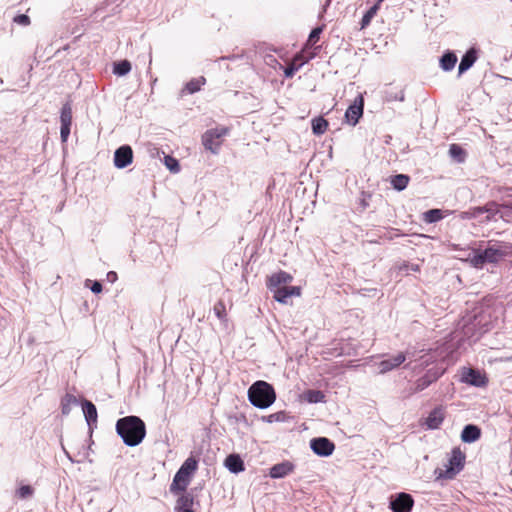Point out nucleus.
<instances>
[{
    "mask_svg": "<svg viewBox=\"0 0 512 512\" xmlns=\"http://www.w3.org/2000/svg\"><path fill=\"white\" fill-rule=\"evenodd\" d=\"M481 436V429L474 425V424H468L464 426L462 433H461V440L464 443H473L477 441Z\"/></svg>",
    "mask_w": 512,
    "mask_h": 512,
    "instance_id": "20",
    "label": "nucleus"
},
{
    "mask_svg": "<svg viewBox=\"0 0 512 512\" xmlns=\"http://www.w3.org/2000/svg\"><path fill=\"white\" fill-rule=\"evenodd\" d=\"M409 180V176L405 174H398L391 178V185L397 191H402L407 187Z\"/></svg>",
    "mask_w": 512,
    "mask_h": 512,
    "instance_id": "27",
    "label": "nucleus"
},
{
    "mask_svg": "<svg viewBox=\"0 0 512 512\" xmlns=\"http://www.w3.org/2000/svg\"><path fill=\"white\" fill-rule=\"evenodd\" d=\"M476 60H477V50L474 47H472V48L468 49L466 51V53L461 58V61H460L459 67H458L459 74H462V73L466 72L467 70H469L473 66V64L476 62Z\"/></svg>",
    "mask_w": 512,
    "mask_h": 512,
    "instance_id": "19",
    "label": "nucleus"
},
{
    "mask_svg": "<svg viewBox=\"0 0 512 512\" xmlns=\"http://www.w3.org/2000/svg\"><path fill=\"white\" fill-rule=\"evenodd\" d=\"M310 448L316 455L321 457H328L333 453L335 445L330 439L326 437H318L313 438L310 441Z\"/></svg>",
    "mask_w": 512,
    "mask_h": 512,
    "instance_id": "9",
    "label": "nucleus"
},
{
    "mask_svg": "<svg viewBox=\"0 0 512 512\" xmlns=\"http://www.w3.org/2000/svg\"><path fill=\"white\" fill-rule=\"evenodd\" d=\"M90 289L93 293L98 294L102 291V284L99 281H94Z\"/></svg>",
    "mask_w": 512,
    "mask_h": 512,
    "instance_id": "45",
    "label": "nucleus"
},
{
    "mask_svg": "<svg viewBox=\"0 0 512 512\" xmlns=\"http://www.w3.org/2000/svg\"><path fill=\"white\" fill-rule=\"evenodd\" d=\"M414 505L412 496L408 493H398L391 498L389 507L393 512H411Z\"/></svg>",
    "mask_w": 512,
    "mask_h": 512,
    "instance_id": "8",
    "label": "nucleus"
},
{
    "mask_svg": "<svg viewBox=\"0 0 512 512\" xmlns=\"http://www.w3.org/2000/svg\"><path fill=\"white\" fill-rule=\"evenodd\" d=\"M461 382L481 387L485 385L486 379L478 370L472 368H464L461 374Z\"/></svg>",
    "mask_w": 512,
    "mask_h": 512,
    "instance_id": "12",
    "label": "nucleus"
},
{
    "mask_svg": "<svg viewBox=\"0 0 512 512\" xmlns=\"http://www.w3.org/2000/svg\"><path fill=\"white\" fill-rule=\"evenodd\" d=\"M165 164L167 168L172 172H178L180 169L178 161L173 157L167 156L165 158Z\"/></svg>",
    "mask_w": 512,
    "mask_h": 512,
    "instance_id": "39",
    "label": "nucleus"
},
{
    "mask_svg": "<svg viewBox=\"0 0 512 512\" xmlns=\"http://www.w3.org/2000/svg\"><path fill=\"white\" fill-rule=\"evenodd\" d=\"M226 468L232 473H239L244 470V462L237 454H230L225 460Z\"/></svg>",
    "mask_w": 512,
    "mask_h": 512,
    "instance_id": "22",
    "label": "nucleus"
},
{
    "mask_svg": "<svg viewBox=\"0 0 512 512\" xmlns=\"http://www.w3.org/2000/svg\"><path fill=\"white\" fill-rule=\"evenodd\" d=\"M60 122L61 125L72 124V108L69 103L64 104L61 108Z\"/></svg>",
    "mask_w": 512,
    "mask_h": 512,
    "instance_id": "31",
    "label": "nucleus"
},
{
    "mask_svg": "<svg viewBox=\"0 0 512 512\" xmlns=\"http://www.w3.org/2000/svg\"><path fill=\"white\" fill-rule=\"evenodd\" d=\"M79 400L76 396L67 393L61 400V412L63 415H68L74 405H78Z\"/></svg>",
    "mask_w": 512,
    "mask_h": 512,
    "instance_id": "25",
    "label": "nucleus"
},
{
    "mask_svg": "<svg viewBox=\"0 0 512 512\" xmlns=\"http://www.w3.org/2000/svg\"><path fill=\"white\" fill-rule=\"evenodd\" d=\"M362 206H363V208H365L367 206V203L364 200L362 201Z\"/></svg>",
    "mask_w": 512,
    "mask_h": 512,
    "instance_id": "52",
    "label": "nucleus"
},
{
    "mask_svg": "<svg viewBox=\"0 0 512 512\" xmlns=\"http://www.w3.org/2000/svg\"><path fill=\"white\" fill-rule=\"evenodd\" d=\"M364 100L362 95H359L346 110L345 117L348 123L356 125L363 114Z\"/></svg>",
    "mask_w": 512,
    "mask_h": 512,
    "instance_id": "11",
    "label": "nucleus"
},
{
    "mask_svg": "<svg viewBox=\"0 0 512 512\" xmlns=\"http://www.w3.org/2000/svg\"><path fill=\"white\" fill-rule=\"evenodd\" d=\"M507 254L506 249L498 245H490L483 251L477 252L471 258V263L476 268H481L485 263H497Z\"/></svg>",
    "mask_w": 512,
    "mask_h": 512,
    "instance_id": "5",
    "label": "nucleus"
},
{
    "mask_svg": "<svg viewBox=\"0 0 512 512\" xmlns=\"http://www.w3.org/2000/svg\"><path fill=\"white\" fill-rule=\"evenodd\" d=\"M382 1L383 0H377V2L373 6H371L369 8V10L363 15L361 22H360L361 29H364L365 27H367L370 24L371 20L373 19V17L376 15L377 11L379 10V5Z\"/></svg>",
    "mask_w": 512,
    "mask_h": 512,
    "instance_id": "26",
    "label": "nucleus"
},
{
    "mask_svg": "<svg viewBox=\"0 0 512 512\" xmlns=\"http://www.w3.org/2000/svg\"><path fill=\"white\" fill-rule=\"evenodd\" d=\"M328 127V122L323 117H317L312 120V131L316 135L325 133Z\"/></svg>",
    "mask_w": 512,
    "mask_h": 512,
    "instance_id": "29",
    "label": "nucleus"
},
{
    "mask_svg": "<svg viewBox=\"0 0 512 512\" xmlns=\"http://www.w3.org/2000/svg\"><path fill=\"white\" fill-rule=\"evenodd\" d=\"M499 216L505 222H512V203L503 204L498 209Z\"/></svg>",
    "mask_w": 512,
    "mask_h": 512,
    "instance_id": "34",
    "label": "nucleus"
},
{
    "mask_svg": "<svg viewBox=\"0 0 512 512\" xmlns=\"http://www.w3.org/2000/svg\"><path fill=\"white\" fill-rule=\"evenodd\" d=\"M443 218V213L440 209H430L424 214V220L428 223H435Z\"/></svg>",
    "mask_w": 512,
    "mask_h": 512,
    "instance_id": "33",
    "label": "nucleus"
},
{
    "mask_svg": "<svg viewBox=\"0 0 512 512\" xmlns=\"http://www.w3.org/2000/svg\"><path fill=\"white\" fill-rule=\"evenodd\" d=\"M206 83V79L203 76L198 78H193L189 82L185 84V86L180 91V96H185L188 94H194L201 90L202 86Z\"/></svg>",
    "mask_w": 512,
    "mask_h": 512,
    "instance_id": "21",
    "label": "nucleus"
},
{
    "mask_svg": "<svg viewBox=\"0 0 512 512\" xmlns=\"http://www.w3.org/2000/svg\"><path fill=\"white\" fill-rule=\"evenodd\" d=\"M130 71L131 63L128 60H121L113 65V73L117 76H125Z\"/></svg>",
    "mask_w": 512,
    "mask_h": 512,
    "instance_id": "28",
    "label": "nucleus"
},
{
    "mask_svg": "<svg viewBox=\"0 0 512 512\" xmlns=\"http://www.w3.org/2000/svg\"><path fill=\"white\" fill-rule=\"evenodd\" d=\"M132 160L133 150L129 145H122L114 152V165L118 169L126 168Z\"/></svg>",
    "mask_w": 512,
    "mask_h": 512,
    "instance_id": "10",
    "label": "nucleus"
},
{
    "mask_svg": "<svg viewBox=\"0 0 512 512\" xmlns=\"http://www.w3.org/2000/svg\"><path fill=\"white\" fill-rule=\"evenodd\" d=\"M62 449H63V452L65 453V455L67 456V458L73 462V459L72 457L70 456V454L68 453V451L65 449V447L62 445Z\"/></svg>",
    "mask_w": 512,
    "mask_h": 512,
    "instance_id": "49",
    "label": "nucleus"
},
{
    "mask_svg": "<svg viewBox=\"0 0 512 512\" xmlns=\"http://www.w3.org/2000/svg\"><path fill=\"white\" fill-rule=\"evenodd\" d=\"M116 432L129 447L139 445L146 435L145 423L137 416H126L116 422Z\"/></svg>",
    "mask_w": 512,
    "mask_h": 512,
    "instance_id": "2",
    "label": "nucleus"
},
{
    "mask_svg": "<svg viewBox=\"0 0 512 512\" xmlns=\"http://www.w3.org/2000/svg\"><path fill=\"white\" fill-rule=\"evenodd\" d=\"M197 467L198 461L195 458H187L174 475L170 491L173 493L177 491H185L190 483L191 476L197 470Z\"/></svg>",
    "mask_w": 512,
    "mask_h": 512,
    "instance_id": "4",
    "label": "nucleus"
},
{
    "mask_svg": "<svg viewBox=\"0 0 512 512\" xmlns=\"http://www.w3.org/2000/svg\"><path fill=\"white\" fill-rule=\"evenodd\" d=\"M13 21L21 26H28L30 24V18L25 14L15 16Z\"/></svg>",
    "mask_w": 512,
    "mask_h": 512,
    "instance_id": "41",
    "label": "nucleus"
},
{
    "mask_svg": "<svg viewBox=\"0 0 512 512\" xmlns=\"http://www.w3.org/2000/svg\"><path fill=\"white\" fill-rule=\"evenodd\" d=\"M193 504H194V497L189 494L185 493L182 496H180L176 502L175 511H186V510H193Z\"/></svg>",
    "mask_w": 512,
    "mask_h": 512,
    "instance_id": "23",
    "label": "nucleus"
},
{
    "mask_svg": "<svg viewBox=\"0 0 512 512\" xmlns=\"http://www.w3.org/2000/svg\"><path fill=\"white\" fill-rule=\"evenodd\" d=\"M302 64L296 65L295 63H292L288 65L284 69V75L286 78H291L294 76L295 72L301 67Z\"/></svg>",
    "mask_w": 512,
    "mask_h": 512,
    "instance_id": "40",
    "label": "nucleus"
},
{
    "mask_svg": "<svg viewBox=\"0 0 512 512\" xmlns=\"http://www.w3.org/2000/svg\"><path fill=\"white\" fill-rule=\"evenodd\" d=\"M283 420H284V412H277V413L271 414V415L268 417V421H269V422H273V421H283Z\"/></svg>",
    "mask_w": 512,
    "mask_h": 512,
    "instance_id": "44",
    "label": "nucleus"
},
{
    "mask_svg": "<svg viewBox=\"0 0 512 512\" xmlns=\"http://www.w3.org/2000/svg\"><path fill=\"white\" fill-rule=\"evenodd\" d=\"M213 311H214V314L216 315V317L223 321L225 320V317H226V308H225V305L223 302L219 301L217 302L215 305H214V308H213Z\"/></svg>",
    "mask_w": 512,
    "mask_h": 512,
    "instance_id": "37",
    "label": "nucleus"
},
{
    "mask_svg": "<svg viewBox=\"0 0 512 512\" xmlns=\"http://www.w3.org/2000/svg\"><path fill=\"white\" fill-rule=\"evenodd\" d=\"M449 154L458 163H462L465 160V152L462 147L457 144L450 145Z\"/></svg>",
    "mask_w": 512,
    "mask_h": 512,
    "instance_id": "32",
    "label": "nucleus"
},
{
    "mask_svg": "<svg viewBox=\"0 0 512 512\" xmlns=\"http://www.w3.org/2000/svg\"><path fill=\"white\" fill-rule=\"evenodd\" d=\"M445 418L444 410L442 407L434 408L425 420V424L429 429H438L443 423Z\"/></svg>",
    "mask_w": 512,
    "mask_h": 512,
    "instance_id": "18",
    "label": "nucleus"
},
{
    "mask_svg": "<svg viewBox=\"0 0 512 512\" xmlns=\"http://www.w3.org/2000/svg\"><path fill=\"white\" fill-rule=\"evenodd\" d=\"M288 290H289V292H291V296H293V295L299 296L300 295V288L299 287L290 286V287H288Z\"/></svg>",
    "mask_w": 512,
    "mask_h": 512,
    "instance_id": "48",
    "label": "nucleus"
},
{
    "mask_svg": "<svg viewBox=\"0 0 512 512\" xmlns=\"http://www.w3.org/2000/svg\"><path fill=\"white\" fill-rule=\"evenodd\" d=\"M407 367H411L413 370L417 368H428L426 373L416 380L414 392L423 391L433 382L437 381L445 372L443 362L437 361L433 354L423 355L417 360L415 366H411V363H408L405 365V368Z\"/></svg>",
    "mask_w": 512,
    "mask_h": 512,
    "instance_id": "1",
    "label": "nucleus"
},
{
    "mask_svg": "<svg viewBox=\"0 0 512 512\" xmlns=\"http://www.w3.org/2000/svg\"><path fill=\"white\" fill-rule=\"evenodd\" d=\"M323 28L324 26H318L310 32L307 40V45L313 46L316 44V42L319 40L320 34L323 31Z\"/></svg>",
    "mask_w": 512,
    "mask_h": 512,
    "instance_id": "36",
    "label": "nucleus"
},
{
    "mask_svg": "<svg viewBox=\"0 0 512 512\" xmlns=\"http://www.w3.org/2000/svg\"><path fill=\"white\" fill-rule=\"evenodd\" d=\"M294 469V465L289 461H284L273 465L270 468L269 475L273 479H280L290 474Z\"/></svg>",
    "mask_w": 512,
    "mask_h": 512,
    "instance_id": "17",
    "label": "nucleus"
},
{
    "mask_svg": "<svg viewBox=\"0 0 512 512\" xmlns=\"http://www.w3.org/2000/svg\"><path fill=\"white\" fill-rule=\"evenodd\" d=\"M271 291L274 293V299L283 304L287 303V299L291 297V292H289L286 286L275 288Z\"/></svg>",
    "mask_w": 512,
    "mask_h": 512,
    "instance_id": "30",
    "label": "nucleus"
},
{
    "mask_svg": "<svg viewBox=\"0 0 512 512\" xmlns=\"http://www.w3.org/2000/svg\"><path fill=\"white\" fill-rule=\"evenodd\" d=\"M383 99L388 103L393 101L403 102L405 100L404 89L400 86L388 85L383 91Z\"/></svg>",
    "mask_w": 512,
    "mask_h": 512,
    "instance_id": "16",
    "label": "nucleus"
},
{
    "mask_svg": "<svg viewBox=\"0 0 512 512\" xmlns=\"http://www.w3.org/2000/svg\"><path fill=\"white\" fill-rule=\"evenodd\" d=\"M486 211H488V208L483 206V207H476L474 208L473 210V216L477 217L483 213H486Z\"/></svg>",
    "mask_w": 512,
    "mask_h": 512,
    "instance_id": "46",
    "label": "nucleus"
},
{
    "mask_svg": "<svg viewBox=\"0 0 512 512\" xmlns=\"http://www.w3.org/2000/svg\"><path fill=\"white\" fill-rule=\"evenodd\" d=\"M70 128H71V125H61L60 137H61L62 142L67 141V139L70 135Z\"/></svg>",
    "mask_w": 512,
    "mask_h": 512,
    "instance_id": "43",
    "label": "nucleus"
},
{
    "mask_svg": "<svg viewBox=\"0 0 512 512\" xmlns=\"http://www.w3.org/2000/svg\"><path fill=\"white\" fill-rule=\"evenodd\" d=\"M464 463L465 455L460 451V449H453L449 459V465L447 466V469L444 471V473H440L439 477L452 479L463 469Z\"/></svg>",
    "mask_w": 512,
    "mask_h": 512,
    "instance_id": "7",
    "label": "nucleus"
},
{
    "mask_svg": "<svg viewBox=\"0 0 512 512\" xmlns=\"http://www.w3.org/2000/svg\"><path fill=\"white\" fill-rule=\"evenodd\" d=\"M330 1H331V0H327V1H326V4H325V5H324V7H323V12L326 10V7L330 4Z\"/></svg>",
    "mask_w": 512,
    "mask_h": 512,
    "instance_id": "50",
    "label": "nucleus"
},
{
    "mask_svg": "<svg viewBox=\"0 0 512 512\" xmlns=\"http://www.w3.org/2000/svg\"><path fill=\"white\" fill-rule=\"evenodd\" d=\"M33 494V489L31 486L29 485H23L21 486L18 490H17V495L22 498V499H25V498H28L30 496H32Z\"/></svg>",
    "mask_w": 512,
    "mask_h": 512,
    "instance_id": "38",
    "label": "nucleus"
},
{
    "mask_svg": "<svg viewBox=\"0 0 512 512\" xmlns=\"http://www.w3.org/2000/svg\"><path fill=\"white\" fill-rule=\"evenodd\" d=\"M407 356L405 353H399L389 359L382 360L378 363V369L380 374H385L403 364Z\"/></svg>",
    "mask_w": 512,
    "mask_h": 512,
    "instance_id": "14",
    "label": "nucleus"
},
{
    "mask_svg": "<svg viewBox=\"0 0 512 512\" xmlns=\"http://www.w3.org/2000/svg\"><path fill=\"white\" fill-rule=\"evenodd\" d=\"M229 130L226 127H217L207 130L202 136V143L205 149L211 151L213 154L219 152L222 144L221 138L228 134Z\"/></svg>",
    "mask_w": 512,
    "mask_h": 512,
    "instance_id": "6",
    "label": "nucleus"
},
{
    "mask_svg": "<svg viewBox=\"0 0 512 512\" xmlns=\"http://www.w3.org/2000/svg\"><path fill=\"white\" fill-rule=\"evenodd\" d=\"M325 395L319 390H309L306 393V399L309 403H320L323 402Z\"/></svg>",
    "mask_w": 512,
    "mask_h": 512,
    "instance_id": "35",
    "label": "nucleus"
},
{
    "mask_svg": "<svg viewBox=\"0 0 512 512\" xmlns=\"http://www.w3.org/2000/svg\"><path fill=\"white\" fill-rule=\"evenodd\" d=\"M485 207L488 208V211H486V213H488V215L486 217L487 220H492L495 217V215L499 214V212H498L499 208H496L495 204L492 203V204L486 205Z\"/></svg>",
    "mask_w": 512,
    "mask_h": 512,
    "instance_id": "42",
    "label": "nucleus"
},
{
    "mask_svg": "<svg viewBox=\"0 0 512 512\" xmlns=\"http://www.w3.org/2000/svg\"><path fill=\"white\" fill-rule=\"evenodd\" d=\"M117 278H118V277H117V273H116V272H114V271H110V272H108V273H107V279H108V281H110V282H115V281L117 280Z\"/></svg>",
    "mask_w": 512,
    "mask_h": 512,
    "instance_id": "47",
    "label": "nucleus"
},
{
    "mask_svg": "<svg viewBox=\"0 0 512 512\" xmlns=\"http://www.w3.org/2000/svg\"><path fill=\"white\" fill-rule=\"evenodd\" d=\"M276 399L274 388L265 381H256L248 389V400L259 409L270 407Z\"/></svg>",
    "mask_w": 512,
    "mask_h": 512,
    "instance_id": "3",
    "label": "nucleus"
},
{
    "mask_svg": "<svg viewBox=\"0 0 512 512\" xmlns=\"http://www.w3.org/2000/svg\"><path fill=\"white\" fill-rule=\"evenodd\" d=\"M457 62V56L453 51H447L440 58V67L444 71H451Z\"/></svg>",
    "mask_w": 512,
    "mask_h": 512,
    "instance_id": "24",
    "label": "nucleus"
},
{
    "mask_svg": "<svg viewBox=\"0 0 512 512\" xmlns=\"http://www.w3.org/2000/svg\"><path fill=\"white\" fill-rule=\"evenodd\" d=\"M292 281V276L285 272V271H279L277 273L272 274L268 278L267 287L269 290H273L275 288L282 287L281 285H285L287 283H290Z\"/></svg>",
    "mask_w": 512,
    "mask_h": 512,
    "instance_id": "15",
    "label": "nucleus"
},
{
    "mask_svg": "<svg viewBox=\"0 0 512 512\" xmlns=\"http://www.w3.org/2000/svg\"><path fill=\"white\" fill-rule=\"evenodd\" d=\"M413 271H417L418 270V265H412V268H411Z\"/></svg>",
    "mask_w": 512,
    "mask_h": 512,
    "instance_id": "51",
    "label": "nucleus"
},
{
    "mask_svg": "<svg viewBox=\"0 0 512 512\" xmlns=\"http://www.w3.org/2000/svg\"><path fill=\"white\" fill-rule=\"evenodd\" d=\"M81 405L85 421L89 427V430L92 431L97 427L98 414L96 406L91 401L86 399L81 402Z\"/></svg>",
    "mask_w": 512,
    "mask_h": 512,
    "instance_id": "13",
    "label": "nucleus"
}]
</instances>
